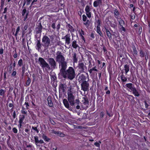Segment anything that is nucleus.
<instances>
[{"label": "nucleus", "mask_w": 150, "mask_h": 150, "mask_svg": "<svg viewBox=\"0 0 150 150\" xmlns=\"http://www.w3.org/2000/svg\"><path fill=\"white\" fill-rule=\"evenodd\" d=\"M37 47L39 49L41 47V44L40 42L38 40L36 42Z\"/></svg>", "instance_id": "f704fd0d"}, {"label": "nucleus", "mask_w": 150, "mask_h": 150, "mask_svg": "<svg viewBox=\"0 0 150 150\" xmlns=\"http://www.w3.org/2000/svg\"><path fill=\"white\" fill-rule=\"evenodd\" d=\"M140 56L141 57H144L145 56V55L143 51H141L140 52Z\"/></svg>", "instance_id": "7c9ffc66"}, {"label": "nucleus", "mask_w": 150, "mask_h": 150, "mask_svg": "<svg viewBox=\"0 0 150 150\" xmlns=\"http://www.w3.org/2000/svg\"><path fill=\"white\" fill-rule=\"evenodd\" d=\"M63 102L66 107L69 109V105L67 100L66 99H64L63 100Z\"/></svg>", "instance_id": "dca6fc26"}, {"label": "nucleus", "mask_w": 150, "mask_h": 150, "mask_svg": "<svg viewBox=\"0 0 150 150\" xmlns=\"http://www.w3.org/2000/svg\"><path fill=\"white\" fill-rule=\"evenodd\" d=\"M52 27L53 29H55V23H53L52 25Z\"/></svg>", "instance_id": "4d7b16f0"}, {"label": "nucleus", "mask_w": 150, "mask_h": 150, "mask_svg": "<svg viewBox=\"0 0 150 150\" xmlns=\"http://www.w3.org/2000/svg\"><path fill=\"white\" fill-rule=\"evenodd\" d=\"M66 87L65 84H60L59 85V91L64 92L65 91V88Z\"/></svg>", "instance_id": "f8f14e48"}, {"label": "nucleus", "mask_w": 150, "mask_h": 150, "mask_svg": "<svg viewBox=\"0 0 150 150\" xmlns=\"http://www.w3.org/2000/svg\"><path fill=\"white\" fill-rule=\"evenodd\" d=\"M48 62L52 68L54 69L56 68V63L54 59L50 58L48 59Z\"/></svg>", "instance_id": "6e6552de"}, {"label": "nucleus", "mask_w": 150, "mask_h": 150, "mask_svg": "<svg viewBox=\"0 0 150 150\" xmlns=\"http://www.w3.org/2000/svg\"><path fill=\"white\" fill-rule=\"evenodd\" d=\"M126 86L129 88L131 91H132L135 88L134 87V85L132 83H127L126 84Z\"/></svg>", "instance_id": "2eb2a0df"}, {"label": "nucleus", "mask_w": 150, "mask_h": 150, "mask_svg": "<svg viewBox=\"0 0 150 150\" xmlns=\"http://www.w3.org/2000/svg\"><path fill=\"white\" fill-rule=\"evenodd\" d=\"M28 28V26L27 25H25L24 27V29L25 30H26Z\"/></svg>", "instance_id": "e2e57ef3"}, {"label": "nucleus", "mask_w": 150, "mask_h": 150, "mask_svg": "<svg viewBox=\"0 0 150 150\" xmlns=\"http://www.w3.org/2000/svg\"><path fill=\"white\" fill-rule=\"evenodd\" d=\"M121 27L120 29L121 30L124 31H125V29L124 27L123 26H120Z\"/></svg>", "instance_id": "864d4df0"}, {"label": "nucleus", "mask_w": 150, "mask_h": 150, "mask_svg": "<svg viewBox=\"0 0 150 150\" xmlns=\"http://www.w3.org/2000/svg\"><path fill=\"white\" fill-rule=\"evenodd\" d=\"M82 102L85 105H87L88 103V100L87 98L84 97L82 98Z\"/></svg>", "instance_id": "a211bd4d"}, {"label": "nucleus", "mask_w": 150, "mask_h": 150, "mask_svg": "<svg viewBox=\"0 0 150 150\" xmlns=\"http://www.w3.org/2000/svg\"><path fill=\"white\" fill-rule=\"evenodd\" d=\"M16 74V71H13L12 74V75L13 76H15Z\"/></svg>", "instance_id": "6e6d98bb"}, {"label": "nucleus", "mask_w": 150, "mask_h": 150, "mask_svg": "<svg viewBox=\"0 0 150 150\" xmlns=\"http://www.w3.org/2000/svg\"><path fill=\"white\" fill-rule=\"evenodd\" d=\"M13 132L15 133H16L17 132L18 130L15 127H14L13 128Z\"/></svg>", "instance_id": "de8ad7c7"}, {"label": "nucleus", "mask_w": 150, "mask_h": 150, "mask_svg": "<svg viewBox=\"0 0 150 150\" xmlns=\"http://www.w3.org/2000/svg\"><path fill=\"white\" fill-rule=\"evenodd\" d=\"M5 91L2 89H0V95H4L5 93Z\"/></svg>", "instance_id": "c9c22d12"}, {"label": "nucleus", "mask_w": 150, "mask_h": 150, "mask_svg": "<svg viewBox=\"0 0 150 150\" xmlns=\"http://www.w3.org/2000/svg\"><path fill=\"white\" fill-rule=\"evenodd\" d=\"M90 22L89 20H87L86 22L84 23V24L87 27H88Z\"/></svg>", "instance_id": "473e14b6"}, {"label": "nucleus", "mask_w": 150, "mask_h": 150, "mask_svg": "<svg viewBox=\"0 0 150 150\" xmlns=\"http://www.w3.org/2000/svg\"><path fill=\"white\" fill-rule=\"evenodd\" d=\"M42 41L43 45L45 47L48 48L50 45V40L47 36H44L42 38Z\"/></svg>", "instance_id": "7ed1b4c3"}, {"label": "nucleus", "mask_w": 150, "mask_h": 150, "mask_svg": "<svg viewBox=\"0 0 150 150\" xmlns=\"http://www.w3.org/2000/svg\"><path fill=\"white\" fill-rule=\"evenodd\" d=\"M32 128L35 131H36L38 133V130L37 127H32Z\"/></svg>", "instance_id": "603ef678"}, {"label": "nucleus", "mask_w": 150, "mask_h": 150, "mask_svg": "<svg viewBox=\"0 0 150 150\" xmlns=\"http://www.w3.org/2000/svg\"><path fill=\"white\" fill-rule=\"evenodd\" d=\"M86 79V76L83 74H81L79 78V81H85L84 80Z\"/></svg>", "instance_id": "6ab92c4d"}, {"label": "nucleus", "mask_w": 150, "mask_h": 150, "mask_svg": "<svg viewBox=\"0 0 150 150\" xmlns=\"http://www.w3.org/2000/svg\"><path fill=\"white\" fill-rule=\"evenodd\" d=\"M22 63H23V60H22V59H20L18 61V65L20 66H21L22 65Z\"/></svg>", "instance_id": "58836bf2"}, {"label": "nucleus", "mask_w": 150, "mask_h": 150, "mask_svg": "<svg viewBox=\"0 0 150 150\" xmlns=\"http://www.w3.org/2000/svg\"><path fill=\"white\" fill-rule=\"evenodd\" d=\"M129 65H125L124 66V69L125 72L126 73V74L129 71Z\"/></svg>", "instance_id": "a878e982"}, {"label": "nucleus", "mask_w": 150, "mask_h": 150, "mask_svg": "<svg viewBox=\"0 0 150 150\" xmlns=\"http://www.w3.org/2000/svg\"><path fill=\"white\" fill-rule=\"evenodd\" d=\"M30 83V79L28 77V80L26 82V84L27 85H29Z\"/></svg>", "instance_id": "a19ab883"}, {"label": "nucleus", "mask_w": 150, "mask_h": 150, "mask_svg": "<svg viewBox=\"0 0 150 150\" xmlns=\"http://www.w3.org/2000/svg\"><path fill=\"white\" fill-rule=\"evenodd\" d=\"M61 75L64 78L72 80L75 77V70L72 67H69Z\"/></svg>", "instance_id": "f257e3e1"}, {"label": "nucleus", "mask_w": 150, "mask_h": 150, "mask_svg": "<svg viewBox=\"0 0 150 150\" xmlns=\"http://www.w3.org/2000/svg\"><path fill=\"white\" fill-rule=\"evenodd\" d=\"M86 14L88 16V17L89 18H90L91 17V13L89 12H86Z\"/></svg>", "instance_id": "c03bdc74"}, {"label": "nucleus", "mask_w": 150, "mask_h": 150, "mask_svg": "<svg viewBox=\"0 0 150 150\" xmlns=\"http://www.w3.org/2000/svg\"><path fill=\"white\" fill-rule=\"evenodd\" d=\"M85 11L86 12H88L90 11V9L89 6H86L85 8Z\"/></svg>", "instance_id": "e433bc0d"}, {"label": "nucleus", "mask_w": 150, "mask_h": 150, "mask_svg": "<svg viewBox=\"0 0 150 150\" xmlns=\"http://www.w3.org/2000/svg\"><path fill=\"white\" fill-rule=\"evenodd\" d=\"M59 133H58V134L61 137H64V134L62 133L61 132L59 131Z\"/></svg>", "instance_id": "37998d69"}, {"label": "nucleus", "mask_w": 150, "mask_h": 150, "mask_svg": "<svg viewBox=\"0 0 150 150\" xmlns=\"http://www.w3.org/2000/svg\"><path fill=\"white\" fill-rule=\"evenodd\" d=\"M8 106L9 107H12L13 106V105L12 103H10L9 104Z\"/></svg>", "instance_id": "774afa93"}, {"label": "nucleus", "mask_w": 150, "mask_h": 150, "mask_svg": "<svg viewBox=\"0 0 150 150\" xmlns=\"http://www.w3.org/2000/svg\"><path fill=\"white\" fill-rule=\"evenodd\" d=\"M102 4V0H96L93 3V6L94 7H97Z\"/></svg>", "instance_id": "9b49d317"}, {"label": "nucleus", "mask_w": 150, "mask_h": 150, "mask_svg": "<svg viewBox=\"0 0 150 150\" xmlns=\"http://www.w3.org/2000/svg\"><path fill=\"white\" fill-rule=\"evenodd\" d=\"M97 71L98 70L97 69H96L95 67H94L91 69L90 70H89V71L90 74H91L92 71Z\"/></svg>", "instance_id": "72a5a7b5"}, {"label": "nucleus", "mask_w": 150, "mask_h": 150, "mask_svg": "<svg viewBox=\"0 0 150 150\" xmlns=\"http://www.w3.org/2000/svg\"><path fill=\"white\" fill-rule=\"evenodd\" d=\"M7 10V8H5L4 9V13H5L6 12Z\"/></svg>", "instance_id": "69168bd1"}, {"label": "nucleus", "mask_w": 150, "mask_h": 150, "mask_svg": "<svg viewBox=\"0 0 150 150\" xmlns=\"http://www.w3.org/2000/svg\"><path fill=\"white\" fill-rule=\"evenodd\" d=\"M13 57L15 58H16L17 57V54H15L13 55Z\"/></svg>", "instance_id": "338daca9"}, {"label": "nucleus", "mask_w": 150, "mask_h": 150, "mask_svg": "<svg viewBox=\"0 0 150 150\" xmlns=\"http://www.w3.org/2000/svg\"><path fill=\"white\" fill-rule=\"evenodd\" d=\"M25 118L24 115H22L21 117H20L19 118V126L20 128H21L22 126V124L23 123V121Z\"/></svg>", "instance_id": "ddd939ff"}, {"label": "nucleus", "mask_w": 150, "mask_h": 150, "mask_svg": "<svg viewBox=\"0 0 150 150\" xmlns=\"http://www.w3.org/2000/svg\"><path fill=\"white\" fill-rule=\"evenodd\" d=\"M80 34L81 35L82 38H84L83 36V35H84V32L82 30H81V31L80 32Z\"/></svg>", "instance_id": "49530a36"}, {"label": "nucleus", "mask_w": 150, "mask_h": 150, "mask_svg": "<svg viewBox=\"0 0 150 150\" xmlns=\"http://www.w3.org/2000/svg\"><path fill=\"white\" fill-rule=\"evenodd\" d=\"M107 114L110 117L111 116H112V114H110L108 112H107Z\"/></svg>", "instance_id": "680f3d73"}, {"label": "nucleus", "mask_w": 150, "mask_h": 150, "mask_svg": "<svg viewBox=\"0 0 150 150\" xmlns=\"http://www.w3.org/2000/svg\"><path fill=\"white\" fill-rule=\"evenodd\" d=\"M20 27L18 26L17 28L15 34V36H16L17 34L20 30Z\"/></svg>", "instance_id": "79ce46f5"}, {"label": "nucleus", "mask_w": 150, "mask_h": 150, "mask_svg": "<svg viewBox=\"0 0 150 150\" xmlns=\"http://www.w3.org/2000/svg\"><path fill=\"white\" fill-rule=\"evenodd\" d=\"M133 93L136 96H139V94L138 92L136 90L135 88L132 91Z\"/></svg>", "instance_id": "412c9836"}, {"label": "nucleus", "mask_w": 150, "mask_h": 150, "mask_svg": "<svg viewBox=\"0 0 150 150\" xmlns=\"http://www.w3.org/2000/svg\"><path fill=\"white\" fill-rule=\"evenodd\" d=\"M73 59L74 62L76 63L77 61V58H76V54L75 53H74L72 54Z\"/></svg>", "instance_id": "b1692460"}, {"label": "nucleus", "mask_w": 150, "mask_h": 150, "mask_svg": "<svg viewBox=\"0 0 150 150\" xmlns=\"http://www.w3.org/2000/svg\"><path fill=\"white\" fill-rule=\"evenodd\" d=\"M94 145L97 147H100V144L98 142H95L94 143Z\"/></svg>", "instance_id": "3c124183"}, {"label": "nucleus", "mask_w": 150, "mask_h": 150, "mask_svg": "<svg viewBox=\"0 0 150 150\" xmlns=\"http://www.w3.org/2000/svg\"><path fill=\"white\" fill-rule=\"evenodd\" d=\"M34 139H35V141L36 145H37V144L39 143V140H38V137L37 136H34Z\"/></svg>", "instance_id": "c756f323"}, {"label": "nucleus", "mask_w": 150, "mask_h": 150, "mask_svg": "<svg viewBox=\"0 0 150 150\" xmlns=\"http://www.w3.org/2000/svg\"><path fill=\"white\" fill-rule=\"evenodd\" d=\"M114 16L116 18H117L118 17V16L119 15V13L118 12V11L116 9H115L114 10Z\"/></svg>", "instance_id": "393cba45"}, {"label": "nucleus", "mask_w": 150, "mask_h": 150, "mask_svg": "<svg viewBox=\"0 0 150 150\" xmlns=\"http://www.w3.org/2000/svg\"><path fill=\"white\" fill-rule=\"evenodd\" d=\"M68 99L71 105L72 106L74 105V97L71 91L69 92H68Z\"/></svg>", "instance_id": "423d86ee"}, {"label": "nucleus", "mask_w": 150, "mask_h": 150, "mask_svg": "<svg viewBox=\"0 0 150 150\" xmlns=\"http://www.w3.org/2000/svg\"><path fill=\"white\" fill-rule=\"evenodd\" d=\"M82 18H83V21H84V22L86 21L87 18L86 16L85 15H83L82 16Z\"/></svg>", "instance_id": "ea45409f"}, {"label": "nucleus", "mask_w": 150, "mask_h": 150, "mask_svg": "<svg viewBox=\"0 0 150 150\" xmlns=\"http://www.w3.org/2000/svg\"><path fill=\"white\" fill-rule=\"evenodd\" d=\"M121 79L123 82H126L127 80V78L124 76H122L121 77Z\"/></svg>", "instance_id": "2f4dec72"}, {"label": "nucleus", "mask_w": 150, "mask_h": 150, "mask_svg": "<svg viewBox=\"0 0 150 150\" xmlns=\"http://www.w3.org/2000/svg\"><path fill=\"white\" fill-rule=\"evenodd\" d=\"M39 143H40V144H42L44 143V142L41 139L39 140Z\"/></svg>", "instance_id": "13d9d810"}, {"label": "nucleus", "mask_w": 150, "mask_h": 150, "mask_svg": "<svg viewBox=\"0 0 150 150\" xmlns=\"http://www.w3.org/2000/svg\"><path fill=\"white\" fill-rule=\"evenodd\" d=\"M24 104L26 105V109H28V107L29 106L28 103L25 102V103Z\"/></svg>", "instance_id": "5fc2aeb1"}, {"label": "nucleus", "mask_w": 150, "mask_h": 150, "mask_svg": "<svg viewBox=\"0 0 150 150\" xmlns=\"http://www.w3.org/2000/svg\"><path fill=\"white\" fill-rule=\"evenodd\" d=\"M47 101L48 104L50 107H52L53 106V103L50 97L48 96L47 98Z\"/></svg>", "instance_id": "aec40b11"}, {"label": "nucleus", "mask_w": 150, "mask_h": 150, "mask_svg": "<svg viewBox=\"0 0 150 150\" xmlns=\"http://www.w3.org/2000/svg\"><path fill=\"white\" fill-rule=\"evenodd\" d=\"M97 23H98V25L96 27V30L97 32L101 36L102 35H101L102 34L101 33V32L100 30V22L99 21L97 22Z\"/></svg>", "instance_id": "4468645a"}, {"label": "nucleus", "mask_w": 150, "mask_h": 150, "mask_svg": "<svg viewBox=\"0 0 150 150\" xmlns=\"http://www.w3.org/2000/svg\"><path fill=\"white\" fill-rule=\"evenodd\" d=\"M42 138L46 141L48 142L49 140V139L46 136L44 135H42Z\"/></svg>", "instance_id": "c85d7f7f"}, {"label": "nucleus", "mask_w": 150, "mask_h": 150, "mask_svg": "<svg viewBox=\"0 0 150 150\" xmlns=\"http://www.w3.org/2000/svg\"><path fill=\"white\" fill-rule=\"evenodd\" d=\"M13 117L14 118H15L16 117V112L14 111L13 112Z\"/></svg>", "instance_id": "0e129e2a"}, {"label": "nucleus", "mask_w": 150, "mask_h": 150, "mask_svg": "<svg viewBox=\"0 0 150 150\" xmlns=\"http://www.w3.org/2000/svg\"><path fill=\"white\" fill-rule=\"evenodd\" d=\"M119 23L120 26H124L125 24V22L124 21L121 19H120L119 20Z\"/></svg>", "instance_id": "cd10ccee"}, {"label": "nucleus", "mask_w": 150, "mask_h": 150, "mask_svg": "<svg viewBox=\"0 0 150 150\" xmlns=\"http://www.w3.org/2000/svg\"><path fill=\"white\" fill-rule=\"evenodd\" d=\"M38 61L40 65L42 68H47L50 69V67L48 64L43 58L39 57L38 59Z\"/></svg>", "instance_id": "f03ea898"}, {"label": "nucleus", "mask_w": 150, "mask_h": 150, "mask_svg": "<svg viewBox=\"0 0 150 150\" xmlns=\"http://www.w3.org/2000/svg\"><path fill=\"white\" fill-rule=\"evenodd\" d=\"M145 106L146 108H147L148 106V105L147 103H146V102L145 101L144 102Z\"/></svg>", "instance_id": "052dcab7"}, {"label": "nucleus", "mask_w": 150, "mask_h": 150, "mask_svg": "<svg viewBox=\"0 0 150 150\" xmlns=\"http://www.w3.org/2000/svg\"><path fill=\"white\" fill-rule=\"evenodd\" d=\"M27 13L26 12V10L25 9H23L22 12V15L23 16L25 15V13Z\"/></svg>", "instance_id": "a18cd8bd"}, {"label": "nucleus", "mask_w": 150, "mask_h": 150, "mask_svg": "<svg viewBox=\"0 0 150 150\" xmlns=\"http://www.w3.org/2000/svg\"><path fill=\"white\" fill-rule=\"evenodd\" d=\"M74 103V104L75 103L76 104L79 105V100L78 99L75 100V102Z\"/></svg>", "instance_id": "09e8293b"}, {"label": "nucleus", "mask_w": 150, "mask_h": 150, "mask_svg": "<svg viewBox=\"0 0 150 150\" xmlns=\"http://www.w3.org/2000/svg\"><path fill=\"white\" fill-rule=\"evenodd\" d=\"M28 12L27 13H26V16L24 17V21H25L26 20V19L27 18V16H28Z\"/></svg>", "instance_id": "8fccbe9b"}, {"label": "nucleus", "mask_w": 150, "mask_h": 150, "mask_svg": "<svg viewBox=\"0 0 150 150\" xmlns=\"http://www.w3.org/2000/svg\"><path fill=\"white\" fill-rule=\"evenodd\" d=\"M59 67L60 69V73L61 75L66 71L67 68V63L66 62L64 61L59 63Z\"/></svg>", "instance_id": "20e7f679"}, {"label": "nucleus", "mask_w": 150, "mask_h": 150, "mask_svg": "<svg viewBox=\"0 0 150 150\" xmlns=\"http://www.w3.org/2000/svg\"><path fill=\"white\" fill-rule=\"evenodd\" d=\"M105 30L108 37L110 39H111V34L110 31L107 29L105 28Z\"/></svg>", "instance_id": "5701e85b"}, {"label": "nucleus", "mask_w": 150, "mask_h": 150, "mask_svg": "<svg viewBox=\"0 0 150 150\" xmlns=\"http://www.w3.org/2000/svg\"><path fill=\"white\" fill-rule=\"evenodd\" d=\"M26 108H25L23 107L22 108L21 112L22 114H27V112L26 111Z\"/></svg>", "instance_id": "bb28decb"}, {"label": "nucleus", "mask_w": 150, "mask_h": 150, "mask_svg": "<svg viewBox=\"0 0 150 150\" xmlns=\"http://www.w3.org/2000/svg\"><path fill=\"white\" fill-rule=\"evenodd\" d=\"M71 36L69 34H68L66 35L64 38L62 39H65V43L67 45H69L71 41Z\"/></svg>", "instance_id": "9d476101"}, {"label": "nucleus", "mask_w": 150, "mask_h": 150, "mask_svg": "<svg viewBox=\"0 0 150 150\" xmlns=\"http://www.w3.org/2000/svg\"><path fill=\"white\" fill-rule=\"evenodd\" d=\"M72 46L73 48L75 49H76L77 47H79L78 45L76 43V41L75 40L72 42Z\"/></svg>", "instance_id": "f3484780"}, {"label": "nucleus", "mask_w": 150, "mask_h": 150, "mask_svg": "<svg viewBox=\"0 0 150 150\" xmlns=\"http://www.w3.org/2000/svg\"><path fill=\"white\" fill-rule=\"evenodd\" d=\"M86 63L85 62H80L78 64L79 69L81 72H83L84 68L86 67Z\"/></svg>", "instance_id": "1a4fd4ad"}, {"label": "nucleus", "mask_w": 150, "mask_h": 150, "mask_svg": "<svg viewBox=\"0 0 150 150\" xmlns=\"http://www.w3.org/2000/svg\"><path fill=\"white\" fill-rule=\"evenodd\" d=\"M50 75L51 76V79L52 80H54L56 79L57 77L56 76L55 74L54 73H51V74H50Z\"/></svg>", "instance_id": "4be33fe9"}, {"label": "nucleus", "mask_w": 150, "mask_h": 150, "mask_svg": "<svg viewBox=\"0 0 150 150\" xmlns=\"http://www.w3.org/2000/svg\"><path fill=\"white\" fill-rule=\"evenodd\" d=\"M104 116V113L103 112H100V117H103Z\"/></svg>", "instance_id": "bf43d9fd"}, {"label": "nucleus", "mask_w": 150, "mask_h": 150, "mask_svg": "<svg viewBox=\"0 0 150 150\" xmlns=\"http://www.w3.org/2000/svg\"><path fill=\"white\" fill-rule=\"evenodd\" d=\"M81 90L86 92L88 91L89 84L86 81H83L81 84Z\"/></svg>", "instance_id": "0eeeda50"}, {"label": "nucleus", "mask_w": 150, "mask_h": 150, "mask_svg": "<svg viewBox=\"0 0 150 150\" xmlns=\"http://www.w3.org/2000/svg\"><path fill=\"white\" fill-rule=\"evenodd\" d=\"M56 54L57 56L56 57V60L59 63L61 62L65 61V58L62 55V53L60 51H58Z\"/></svg>", "instance_id": "39448f33"}, {"label": "nucleus", "mask_w": 150, "mask_h": 150, "mask_svg": "<svg viewBox=\"0 0 150 150\" xmlns=\"http://www.w3.org/2000/svg\"><path fill=\"white\" fill-rule=\"evenodd\" d=\"M133 54L134 55H137V51L136 50V48L135 47H133Z\"/></svg>", "instance_id": "4c0bfd02"}]
</instances>
